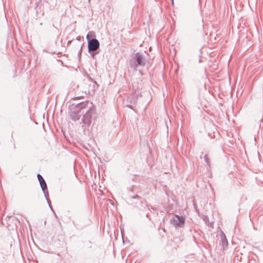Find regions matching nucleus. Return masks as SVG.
<instances>
[{
	"label": "nucleus",
	"mask_w": 263,
	"mask_h": 263,
	"mask_svg": "<svg viewBox=\"0 0 263 263\" xmlns=\"http://www.w3.org/2000/svg\"><path fill=\"white\" fill-rule=\"evenodd\" d=\"M72 42V41H69L68 42L67 44H69L71 43Z\"/></svg>",
	"instance_id": "6ab92c4d"
},
{
	"label": "nucleus",
	"mask_w": 263,
	"mask_h": 263,
	"mask_svg": "<svg viewBox=\"0 0 263 263\" xmlns=\"http://www.w3.org/2000/svg\"><path fill=\"white\" fill-rule=\"evenodd\" d=\"M97 83L96 82H92L91 84H89V89L92 91H94L96 89V86Z\"/></svg>",
	"instance_id": "f8f14e48"
},
{
	"label": "nucleus",
	"mask_w": 263,
	"mask_h": 263,
	"mask_svg": "<svg viewBox=\"0 0 263 263\" xmlns=\"http://www.w3.org/2000/svg\"><path fill=\"white\" fill-rule=\"evenodd\" d=\"M134 63L131 64L132 67L136 69L138 66L144 67L146 64V60L143 54L139 52H136L133 58Z\"/></svg>",
	"instance_id": "7ed1b4c3"
},
{
	"label": "nucleus",
	"mask_w": 263,
	"mask_h": 263,
	"mask_svg": "<svg viewBox=\"0 0 263 263\" xmlns=\"http://www.w3.org/2000/svg\"><path fill=\"white\" fill-rule=\"evenodd\" d=\"M69 109L70 117L72 121H78L82 117L80 124L85 132L90 125L92 116L96 113L93 104L85 101L76 104L73 103Z\"/></svg>",
	"instance_id": "f257e3e1"
},
{
	"label": "nucleus",
	"mask_w": 263,
	"mask_h": 263,
	"mask_svg": "<svg viewBox=\"0 0 263 263\" xmlns=\"http://www.w3.org/2000/svg\"><path fill=\"white\" fill-rule=\"evenodd\" d=\"M148 215H149L148 213H146V216L150 219V218H149V216Z\"/></svg>",
	"instance_id": "a211bd4d"
},
{
	"label": "nucleus",
	"mask_w": 263,
	"mask_h": 263,
	"mask_svg": "<svg viewBox=\"0 0 263 263\" xmlns=\"http://www.w3.org/2000/svg\"><path fill=\"white\" fill-rule=\"evenodd\" d=\"M171 222L174 226L182 228L185 223V217L182 216L176 215L172 219Z\"/></svg>",
	"instance_id": "39448f33"
},
{
	"label": "nucleus",
	"mask_w": 263,
	"mask_h": 263,
	"mask_svg": "<svg viewBox=\"0 0 263 263\" xmlns=\"http://www.w3.org/2000/svg\"><path fill=\"white\" fill-rule=\"evenodd\" d=\"M172 4H174V0H172Z\"/></svg>",
	"instance_id": "412c9836"
},
{
	"label": "nucleus",
	"mask_w": 263,
	"mask_h": 263,
	"mask_svg": "<svg viewBox=\"0 0 263 263\" xmlns=\"http://www.w3.org/2000/svg\"><path fill=\"white\" fill-rule=\"evenodd\" d=\"M204 160L208 166H210V159L208 157V155L207 154H205L204 156Z\"/></svg>",
	"instance_id": "9b49d317"
},
{
	"label": "nucleus",
	"mask_w": 263,
	"mask_h": 263,
	"mask_svg": "<svg viewBox=\"0 0 263 263\" xmlns=\"http://www.w3.org/2000/svg\"><path fill=\"white\" fill-rule=\"evenodd\" d=\"M135 203L136 204V206L141 210H143L145 211H149V209L146 205L143 204L142 201H137Z\"/></svg>",
	"instance_id": "0eeeda50"
},
{
	"label": "nucleus",
	"mask_w": 263,
	"mask_h": 263,
	"mask_svg": "<svg viewBox=\"0 0 263 263\" xmlns=\"http://www.w3.org/2000/svg\"><path fill=\"white\" fill-rule=\"evenodd\" d=\"M80 47V50L78 51V55L80 56L82 54V45H78V48H79Z\"/></svg>",
	"instance_id": "f3484780"
},
{
	"label": "nucleus",
	"mask_w": 263,
	"mask_h": 263,
	"mask_svg": "<svg viewBox=\"0 0 263 263\" xmlns=\"http://www.w3.org/2000/svg\"><path fill=\"white\" fill-rule=\"evenodd\" d=\"M47 202L48 203V204L50 210L54 213V214L55 215V217H57V216L56 215V214H55V212H54L53 209V208L52 207L51 203V201H50V199H47Z\"/></svg>",
	"instance_id": "ddd939ff"
},
{
	"label": "nucleus",
	"mask_w": 263,
	"mask_h": 263,
	"mask_svg": "<svg viewBox=\"0 0 263 263\" xmlns=\"http://www.w3.org/2000/svg\"><path fill=\"white\" fill-rule=\"evenodd\" d=\"M261 122L262 123H263V119H262L261 120Z\"/></svg>",
	"instance_id": "4be33fe9"
},
{
	"label": "nucleus",
	"mask_w": 263,
	"mask_h": 263,
	"mask_svg": "<svg viewBox=\"0 0 263 263\" xmlns=\"http://www.w3.org/2000/svg\"><path fill=\"white\" fill-rule=\"evenodd\" d=\"M88 52L92 58L99 53L98 50L100 47V42L96 38L89 39L87 37Z\"/></svg>",
	"instance_id": "f03ea898"
},
{
	"label": "nucleus",
	"mask_w": 263,
	"mask_h": 263,
	"mask_svg": "<svg viewBox=\"0 0 263 263\" xmlns=\"http://www.w3.org/2000/svg\"><path fill=\"white\" fill-rule=\"evenodd\" d=\"M203 220H204L206 225H208L209 227H212L213 222H210L209 218L208 216H203Z\"/></svg>",
	"instance_id": "6e6552de"
},
{
	"label": "nucleus",
	"mask_w": 263,
	"mask_h": 263,
	"mask_svg": "<svg viewBox=\"0 0 263 263\" xmlns=\"http://www.w3.org/2000/svg\"><path fill=\"white\" fill-rule=\"evenodd\" d=\"M131 192H132V190H130L129 192L128 196H129V198H130V199H139L140 198V197L137 195H132Z\"/></svg>",
	"instance_id": "9d476101"
},
{
	"label": "nucleus",
	"mask_w": 263,
	"mask_h": 263,
	"mask_svg": "<svg viewBox=\"0 0 263 263\" xmlns=\"http://www.w3.org/2000/svg\"><path fill=\"white\" fill-rule=\"evenodd\" d=\"M44 194V196H45V197L46 199V200H47V199H49L48 198V196H49V193H48V189L47 190H45V191L43 190L42 191Z\"/></svg>",
	"instance_id": "2eb2a0df"
},
{
	"label": "nucleus",
	"mask_w": 263,
	"mask_h": 263,
	"mask_svg": "<svg viewBox=\"0 0 263 263\" xmlns=\"http://www.w3.org/2000/svg\"><path fill=\"white\" fill-rule=\"evenodd\" d=\"M220 235L221 239V245L223 249H225L228 245V241L227 240L226 236L223 231L221 232Z\"/></svg>",
	"instance_id": "423d86ee"
},
{
	"label": "nucleus",
	"mask_w": 263,
	"mask_h": 263,
	"mask_svg": "<svg viewBox=\"0 0 263 263\" xmlns=\"http://www.w3.org/2000/svg\"><path fill=\"white\" fill-rule=\"evenodd\" d=\"M41 5L46 11H50L54 8L56 3L54 0H40L37 6Z\"/></svg>",
	"instance_id": "20e7f679"
},
{
	"label": "nucleus",
	"mask_w": 263,
	"mask_h": 263,
	"mask_svg": "<svg viewBox=\"0 0 263 263\" xmlns=\"http://www.w3.org/2000/svg\"><path fill=\"white\" fill-rule=\"evenodd\" d=\"M76 40H77V41H80V39H78V37H77V38L76 39Z\"/></svg>",
	"instance_id": "aec40b11"
},
{
	"label": "nucleus",
	"mask_w": 263,
	"mask_h": 263,
	"mask_svg": "<svg viewBox=\"0 0 263 263\" xmlns=\"http://www.w3.org/2000/svg\"><path fill=\"white\" fill-rule=\"evenodd\" d=\"M37 179H38L39 182L44 180V179L43 178L42 176L41 175H40V174H38L37 175Z\"/></svg>",
	"instance_id": "dca6fc26"
},
{
	"label": "nucleus",
	"mask_w": 263,
	"mask_h": 263,
	"mask_svg": "<svg viewBox=\"0 0 263 263\" xmlns=\"http://www.w3.org/2000/svg\"><path fill=\"white\" fill-rule=\"evenodd\" d=\"M90 37H91L92 38L95 37L94 32L92 31H89L86 36V39L87 40V37L90 39Z\"/></svg>",
	"instance_id": "4468645a"
},
{
	"label": "nucleus",
	"mask_w": 263,
	"mask_h": 263,
	"mask_svg": "<svg viewBox=\"0 0 263 263\" xmlns=\"http://www.w3.org/2000/svg\"><path fill=\"white\" fill-rule=\"evenodd\" d=\"M40 186H41V187L42 191L43 190L45 191V190H47V184H46L45 180L40 182Z\"/></svg>",
	"instance_id": "1a4fd4ad"
}]
</instances>
